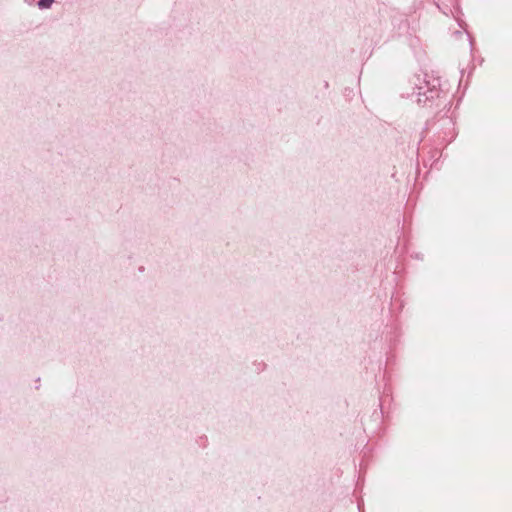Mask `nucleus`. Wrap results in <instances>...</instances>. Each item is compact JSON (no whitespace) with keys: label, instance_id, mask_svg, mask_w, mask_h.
<instances>
[{"label":"nucleus","instance_id":"nucleus-1","mask_svg":"<svg viewBox=\"0 0 512 512\" xmlns=\"http://www.w3.org/2000/svg\"><path fill=\"white\" fill-rule=\"evenodd\" d=\"M53 2H54V0H39L38 7L40 9H47L52 5Z\"/></svg>","mask_w":512,"mask_h":512}]
</instances>
